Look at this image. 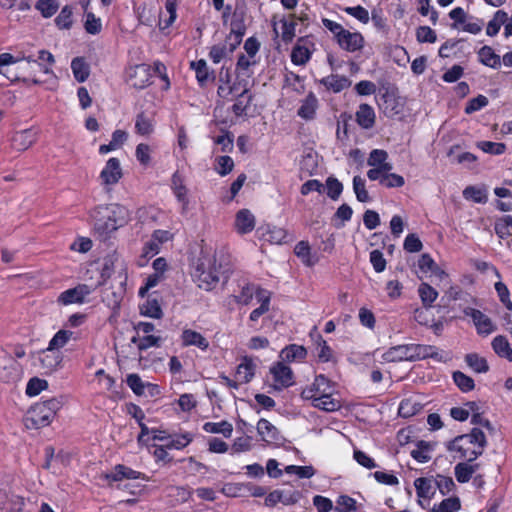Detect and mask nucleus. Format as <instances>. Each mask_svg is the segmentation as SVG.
<instances>
[{
  "label": "nucleus",
  "mask_w": 512,
  "mask_h": 512,
  "mask_svg": "<svg viewBox=\"0 0 512 512\" xmlns=\"http://www.w3.org/2000/svg\"><path fill=\"white\" fill-rule=\"evenodd\" d=\"M230 263L224 254L208 255L202 253L198 258L193 274L199 288L210 291L216 287L220 279H228Z\"/></svg>",
  "instance_id": "f257e3e1"
},
{
  "label": "nucleus",
  "mask_w": 512,
  "mask_h": 512,
  "mask_svg": "<svg viewBox=\"0 0 512 512\" xmlns=\"http://www.w3.org/2000/svg\"><path fill=\"white\" fill-rule=\"evenodd\" d=\"M91 217L94 220L95 231L101 236H106L126 224L130 218V213L125 206L112 203L95 208Z\"/></svg>",
  "instance_id": "f03ea898"
},
{
  "label": "nucleus",
  "mask_w": 512,
  "mask_h": 512,
  "mask_svg": "<svg viewBox=\"0 0 512 512\" xmlns=\"http://www.w3.org/2000/svg\"><path fill=\"white\" fill-rule=\"evenodd\" d=\"M487 445L484 432L480 428H473L470 433L459 435L446 444L448 451H457L460 457L473 462L483 454Z\"/></svg>",
  "instance_id": "7ed1b4c3"
},
{
  "label": "nucleus",
  "mask_w": 512,
  "mask_h": 512,
  "mask_svg": "<svg viewBox=\"0 0 512 512\" xmlns=\"http://www.w3.org/2000/svg\"><path fill=\"white\" fill-rule=\"evenodd\" d=\"M383 358L388 362L416 361L427 358L442 360L437 347L423 344H406L391 347L384 353Z\"/></svg>",
  "instance_id": "20e7f679"
},
{
  "label": "nucleus",
  "mask_w": 512,
  "mask_h": 512,
  "mask_svg": "<svg viewBox=\"0 0 512 512\" xmlns=\"http://www.w3.org/2000/svg\"><path fill=\"white\" fill-rule=\"evenodd\" d=\"M53 418L54 417L51 415V412L46 410L45 404L40 402L36 403L28 411V414L25 418V425L29 429H39L48 426Z\"/></svg>",
  "instance_id": "39448f33"
},
{
  "label": "nucleus",
  "mask_w": 512,
  "mask_h": 512,
  "mask_svg": "<svg viewBox=\"0 0 512 512\" xmlns=\"http://www.w3.org/2000/svg\"><path fill=\"white\" fill-rule=\"evenodd\" d=\"M92 289L86 284H79L74 288L67 289L60 293L57 298L59 305L67 306L71 304H82L85 298L90 295Z\"/></svg>",
  "instance_id": "423d86ee"
},
{
  "label": "nucleus",
  "mask_w": 512,
  "mask_h": 512,
  "mask_svg": "<svg viewBox=\"0 0 512 512\" xmlns=\"http://www.w3.org/2000/svg\"><path fill=\"white\" fill-rule=\"evenodd\" d=\"M301 497L302 493L298 490L284 491L277 489L266 496L264 504L267 507H275L278 503L289 506L296 504Z\"/></svg>",
  "instance_id": "0eeeda50"
},
{
  "label": "nucleus",
  "mask_w": 512,
  "mask_h": 512,
  "mask_svg": "<svg viewBox=\"0 0 512 512\" xmlns=\"http://www.w3.org/2000/svg\"><path fill=\"white\" fill-rule=\"evenodd\" d=\"M464 314L472 318L479 334L488 335L495 330L491 319L480 310L467 307L464 309Z\"/></svg>",
  "instance_id": "6e6552de"
},
{
  "label": "nucleus",
  "mask_w": 512,
  "mask_h": 512,
  "mask_svg": "<svg viewBox=\"0 0 512 512\" xmlns=\"http://www.w3.org/2000/svg\"><path fill=\"white\" fill-rule=\"evenodd\" d=\"M338 45L348 52L361 50L364 46V37L359 32H350L344 30L340 37L336 40Z\"/></svg>",
  "instance_id": "1a4fd4ad"
},
{
  "label": "nucleus",
  "mask_w": 512,
  "mask_h": 512,
  "mask_svg": "<svg viewBox=\"0 0 512 512\" xmlns=\"http://www.w3.org/2000/svg\"><path fill=\"white\" fill-rule=\"evenodd\" d=\"M122 177L120 161L117 158H110L100 173V179L104 185H114Z\"/></svg>",
  "instance_id": "9d476101"
},
{
  "label": "nucleus",
  "mask_w": 512,
  "mask_h": 512,
  "mask_svg": "<svg viewBox=\"0 0 512 512\" xmlns=\"http://www.w3.org/2000/svg\"><path fill=\"white\" fill-rule=\"evenodd\" d=\"M62 360L61 352L49 350V348L43 350L39 356L40 367L45 374L56 371L61 366Z\"/></svg>",
  "instance_id": "9b49d317"
},
{
  "label": "nucleus",
  "mask_w": 512,
  "mask_h": 512,
  "mask_svg": "<svg viewBox=\"0 0 512 512\" xmlns=\"http://www.w3.org/2000/svg\"><path fill=\"white\" fill-rule=\"evenodd\" d=\"M150 67L146 64H139L131 68L129 82L136 89H143L150 84Z\"/></svg>",
  "instance_id": "f8f14e48"
},
{
  "label": "nucleus",
  "mask_w": 512,
  "mask_h": 512,
  "mask_svg": "<svg viewBox=\"0 0 512 512\" xmlns=\"http://www.w3.org/2000/svg\"><path fill=\"white\" fill-rule=\"evenodd\" d=\"M310 46H314L307 38H300L292 49L291 60L295 65H305L311 58Z\"/></svg>",
  "instance_id": "ddd939ff"
},
{
  "label": "nucleus",
  "mask_w": 512,
  "mask_h": 512,
  "mask_svg": "<svg viewBox=\"0 0 512 512\" xmlns=\"http://www.w3.org/2000/svg\"><path fill=\"white\" fill-rule=\"evenodd\" d=\"M329 382L322 374L316 376L314 382L302 390L301 397L305 400H313L328 390Z\"/></svg>",
  "instance_id": "4468645a"
},
{
  "label": "nucleus",
  "mask_w": 512,
  "mask_h": 512,
  "mask_svg": "<svg viewBox=\"0 0 512 512\" xmlns=\"http://www.w3.org/2000/svg\"><path fill=\"white\" fill-rule=\"evenodd\" d=\"M106 479L112 481H122L123 479H143L148 480L145 474L135 471L125 465L118 464L113 472L106 474Z\"/></svg>",
  "instance_id": "2eb2a0df"
},
{
  "label": "nucleus",
  "mask_w": 512,
  "mask_h": 512,
  "mask_svg": "<svg viewBox=\"0 0 512 512\" xmlns=\"http://www.w3.org/2000/svg\"><path fill=\"white\" fill-rule=\"evenodd\" d=\"M320 84L323 85L327 90H331L334 93H339L344 89L351 86L352 81L343 75L331 74L320 80Z\"/></svg>",
  "instance_id": "dca6fc26"
},
{
  "label": "nucleus",
  "mask_w": 512,
  "mask_h": 512,
  "mask_svg": "<svg viewBox=\"0 0 512 512\" xmlns=\"http://www.w3.org/2000/svg\"><path fill=\"white\" fill-rule=\"evenodd\" d=\"M274 381L279 383L281 387H289L293 384V372L290 367L282 362L276 363L270 369Z\"/></svg>",
  "instance_id": "f3484780"
},
{
  "label": "nucleus",
  "mask_w": 512,
  "mask_h": 512,
  "mask_svg": "<svg viewBox=\"0 0 512 512\" xmlns=\"http://www.w3.org/2000/svg\"><path fill=\"white\" fill-rule=\"evenodd\" d=\"M257 431L262 440L267 443H277L282 440L279 430L266 419H260L257 423Z\"/></svg>",
  "instance_id": "a211bd4d"
},
{
  "label": "nucleus",
  "mask_w": 512,
  "mask_h": 512,
  "mask_svg": "<svg viewBox=\"0 0 512 512\" xmlns=\"http://www.w3.org/2000/svg\"><path fill=\"white\" fill-rule=\"evenodd\" d=\"M255 227V217L248 209H241L235 218V228L239 234L250 233Z\"/></svg>",
  "instance_id": "6ab92c4d"
},
{
  "label": "nucleus",
  "mask_w": 512,
  "mask_h": 512,
  "mask_svg": "<svg viewBox=\"0 0 512 512\" xmlns=\"http://www.w3.org/2000/svg\"><path fill=\"white\" fill-rule=\"evenodd\" d=\"M374 109L366 103L360 104L356 112V122L363 129H371L375 125Z\"/></svg>",
  "instance_id": "aec40b11"
},
{
  "label": "nucleus",
  "mask_w": 512,
  "mask_h": 512,
  "mask_svg": "<svg viewBox=\"0 0 512 512\" xmlns=\"http://www.w3.org/2000/svg\"><path fill=\"white\" fill-rule=\"evenodd\" d=\"M245 33V12L243 9L237 7L232 13L230 34L227 37V40H232V35H237V37H243Z\"/></svg>",
  "instance_id": "412c9836"
},
{
  "label": "nucleus",
  "mask_w": 512,
  "mask_h": 512,
  "mask_svg": "<svg viewBox=\"0 0 512 512\" xmlns=\"http://www.w3.org/2000/svg\"><path fill=\"white\" fill-rule=\"evenodd\" d=\"M183 346H196L201 350H206L209 347L208 340L199 332L185 329L181 335Z\"/></svg>",
  "instance_id": "4be33fe9"
},
{
  "label": "nucleus",
  "mask_w": 512,
  "mask_h": 512,
  "mask_svg": "<svg viewBox=\"0 0 512 512\" xmlns=\"http://www.w3.org/2000/svg\"><path fill=\"white\" fill-rule=\"evenodd\" d=\"M172 190L179 202L182 203L183 208L185 209L188 206L189 200L187 198V188L184 184V177L179 173V171H176L172 175Z\"/></svg>",
  "instance_id": "5701e85b"
},
{
  "label": "nucleus",
  "mask_w": 512,
  "mask_h": 512,
  "mask_svg": "<svg viewBox=\"0 0 512 512\" xmlns=\"http://www.w3.org/2000/svg\"><path fill=\"white\" fill-rule=\"evenodd\" d=\"M34 142L35 134L30 129L16 132L12 138V145L18 151L28 149Z\"/></svg>",
  "instance_id": "b1692460"
},
{
  "label": "nucleus",
  "mask_w": 512,
  "mask_h": 512,
  "mask_svg": "<svg viewBox=\"0 0 512 512\" xmlns=\"http://www.w3.org/2000/svg\"><path fill=\"white\" fill-rule=\"evenodd\" d=\"M255 367L253 360L245 356L237 366L236 375L242 383H248L254 377Z\"/></svg>",
  "instance_id": "393cba45"
},
{
  "label": "nucleus",
  "mask_w": 512,
  "mask_h": 512,
  "mask_svg": "<svg viewBox=\"0 0 512 512\" xmlns=\"http://www.w3.org/2000/svg\"><path fill=\"white\" fill-rule=\"evenodd\" d=\"M318 100L313 93H309L302 101L298 109V115L305 120H312L315 117Z\"/></svg>",
  "instance_id": "a878e982"
},
{
  "label": "nucleus",
  "mask_w": 512,
  "mask_h": 512,
  "mask_svg": "<svg viewBox=\"0 0 512 512\" xmlns=\"http://www.w3.org/2000/svg\"><path fill=\"white\" fill-rule=\"evenodd\" d=\"M141 314L147 317L160 319L163 315L161 306L157 297L149 295L145 303L140 307Z\"/></svg>",
  "instance_id": "bb28decb"
},
{
  "label": "nucleus",
  "mask_w": 512,
  "mask_h": 512,
  "mask_svg": "<svg viewBox=\"0 0 512 512\" xmlns=\"http://www.w3.org/2000/svg\"><path fill=\"white\" fill-rule=\"evenodd\" d=\"M71 69L74 78L82 83L85 82L90 75V67L84 57H76L71 62Z\"/></svg>",
  "instance_id": "cd10ccee"
},
{
  "label": "nucleus",
  "mask_w": 512,
  "mask_h": 512,
  "mask_svg": "<svg viewBox=\"0 0 512 512\" xmlns=\"http://www.w3.org/2000/svg\"><path fill=\"white\" fill-rule=\"evenodd\" d=\"M492 348L499 357L512 362V348L505 336H496L492 341Z\"/></svg>",
  "instance_id": "c85d7f7f"
},
{
  "label": "nucleus",
  "mask_w": 512,
  "mask_h": 512,
  "mask_svg": "<svg viewBox=\"0 0 512 512\" xmlns=\"http://www.w3.org/2000/svg\"><path fill=\"white\" fill-rule=\"evenodd\" d=\"M135 130L141 136H149L154 131L153 119L145 112L136 116Z\"/></svg>",
  "instance_id": "c756f323"
},
{
  "label": "nucleus",
  "mask_w": 512,
  "mask_h": 512,
  "mask_svg": "<svg viewBox=\"0 0 512 512\" xmlns=\"http://www.w3.org/2000/svg\"><path fill=\"white\" fill-rule=\"evenodd\" d=\"M307 350L301 345L291 344L282 349L280 357L284 361L302 360L306 357Z\"/></svg>",
  "instance_id": "7c9ffc66"
},
{
  "label": "nucleus",
  "mask_w": 512,
  "mask_h": 512,
  "mask_svg": "<svg viewBox=\"0 0 512 512\" xmlns=\"http://www.w3.org/2000/svg\"><path fill=\"white\" fill-rule=\"evenodd\" d=\"M479 61L488 67L498 68L501 64L500 56L490 46H483L478 51Z\"/></svg>",
  "instance_id": "2f4dec72"
},
{
  "label": "nucleus",
  "mask_w": 512,
  "mask_h": 512,
  "mask_svg": "<svg viewBox=\"0 0 512 512\" xmlns=\"http://www.w3.org/2000/svg\"><path fill=\"white\" fill-rule=\"evenodd\" d=\"M494 230L497 236L505 239L512 236V216L505 215L495 220Z\"/></svg>",
  "instance_id": "473e14b6"
},
{
  "label": "nucleus",
  "mask_w": 512,
  "mask_h": 512,
  "mask_svg": "<svg viewBox=\"0 0 512 512\" xmlns=\"http://www.w3.org/2000/svg\"><path fill=\"white\" fill-rule=\"evenodd\" d=\"M203 430L207 433L222 434L224 437L229 438L232 434L233 426L225 420L218 423L206 422L203 425Z\"/></svg>",
  "instance_id": "72a5a7b5"
},
{
  "label": "nucleus",
  "mask_w": 512,
  "mask_h": 512,
  "mask_svg": "<svg viewBox=\"0 0 512 512\" xmlns=\"http://www.w3.org/2000/svg\"><path fill=\"white\" fill-rule=\"evenodd\" d=\"M312 401L314 407L329 412L335 411L340 407L339 402L331 397L328 390L320 396L314 398Z\"/></svg>",
  "instance_id": "f704fd0d"
},
{
  "label": "nucleus",
  "mask_w": 512,
  "mask_h": 512,
  "mask_svg": "<svg viewBox=\"0 0 512 512\" xmlns=\"http://www.w3.org/2000/svg\"><path fill=\"white\" fill-rule=\"evenodd\" d=\"M268 241L274 244L288 243L294 240V236L287 230L280 227H272L267 232Z\"/></svg>",
  "instance_id": "c9c22d12"
},
{
  "label": "nucleus",
  "mask_w": 512,
  "mask_h": 512,
  "mask_svg": "<svg viewBox=\"0 0 512 512\" xmlns=\"http://www.w3.org/2000/svg\"><path fill=\"white\" fill-rule=\"evenodd\" d=\"M434 445L426 441H418L417 448L411 451V456L420 463H426L431 459L429 453L433 450Z\"/></svg>",
  "instance_id": "e433bc0d"
},
{
  "label": "nucleus",
  "mask_w": 512,
  "mask_h": 512,
  "mask_svg": "<svg viewBox=\"0 0 512 512\" xmlns=\"http://www.w3.org/2000/svg\"><path fill=\"white\" fill-rule=\"evenodd\" d=\"M418 267L423 273L431 272L440 277L446 276V273L436 265L432 257L427 253L421 255L418 261Z\"/></svg>",
  "instance_id": "4c0bfd02"
},
{
  "label": "nucleus",
  "mask_w": 512,
  "mask_h": 512,
  "mask_svg": "<svg viewBox=\"0 0 512 512\" xmlns=\"http://www.w3.org/2000/svg\"><path fill=\"white\" fill-rule=\"evenodd\" d=\"M508 20V14L503 10H498L492 20L488 22L486 34L488 36H495L498 34L501 26Z\"/></svg>",
  "instance_id": "58836bf2"
},
{
  "label": "nucleus",
  "mask_w": 512,
  "mask_h": 512,
  "mask_svg": "<svg viewBox=\"0 0 512 512\" xmlns=\"http://www.w3.org/2000/svg\"><path fill=\"white\" fill-rule=\"evenodd\" d=\"M418 293L421 298L423 306L426 308L432 307L433 302L438 297V292L427 283L420 284L418 288Z\"/></svg>",
  "instance_id": "ea45409f"
},
{
  "label": "nucleus",
  "mask_w": 512,
  "mask_h": 512,
  "mask_svg": "<svg viewBox=\"0 0 512 512\" xmlns=\"http://www.w3.org/2000/svg\"><path fill=\"white\" fill-rule=\"evenodd\" d=\"M467 365L477 373H486L489 365L485 358L480 357L476 353H469L465 356Z\"/></svg>",
  "instance_id": "a19ab883"
},
{
  "label": "nucleus",
  "mask_w": 512,
  "mask_h": 512,
  "mask_svg": "<svg viewBox=\"0 0 512 512\" xmlns=\"http://www.w3.org/2000/svg\"><path fill=\"white\" fill-rule=\"evenodd\" d=\"M73 11L69 5L64 6L55 18V25L59 29L69 30L73 25Z\"/></svg>",
  "instance_id": "79ce46f5"
},
{
  "label": "nucleus",
  "mask_w": 512,
  "mask_h": 512,
  "mask_svg": "<svg viewBox=\"0 0 512 512\" xmlns=\"http://www.w3.org/2000/svg\"><path fill=\"white\" fill-rule=\"evenodd\" d=\"M72 335V331L64 329L59 330L52 337L47 348H49V350L58 351L60 348L64 347L68 343Z\"/></svg>",
  "instance_id": "37998d69"
},
{
  "label": "nucleus",
  "mask_w": 512,
  "mask_h": 512,
  "mask_svg": "<svg viewBox=\"0 0 512 512\" xmlns=\"http://www.w3.org/2000/svg\"><path fill=\"white\" fill-rule=\"evenodd\" d=\"M35 8L44 18H50L57 12L59 3L57 0H38Z\"/></svg>",
  "instance_id": "c03bdc74"
},
{
  "label": "nucleus",
  "mask_w": 512,
  "mask_h": 512,
  "mask_svg": "<svg viewBox=\"0 0 512 512\" xmlns=\"http://www.w3.org/2000/svg\"><path fill=\"white\" fill-rule=\"evenodd\" d=\"M191 68L195 70L197 81L204 86L209 80V69L204 59L191 62Z\"/></svg>",
  "instance_id": "a18cd8bd"
},
{
  "label": "nucleus",
  "mask_w": 512,
  "mask_h": 512,
  "mask_svg": "<svg viewBox=\"0 0 512 512\" xmlns=\"http://www.w3.org/2000/svg\"><path fill=\"white\" fill-rule=\"evenodd\" d=\"M465 199H471L475 203L485 204L488 200L485 189L477 188L475 186H467L463 191Z\"/></svg>",
  "instance_id": "49530a36"
},
{
  "label": "nucleus",
  "mask_w": 512,
  "mask_h": 512,
  "mask_svg": "<svg viewBox=\"0 0 512 512\" xmlns=\"http://www.w3.org/2000/svg\"><path fill=\"white\" fill-rule=\"evenodd\" d=\"M353 190L359 202L366 203L371 200L365 187V180L359 175L353 178Z\"/></svg>",
  "instance_id": "de8ad7c7"
},
{
  "label": "nucleus",
  "mask_w": 512,
  "mask_h": 512,
  "mask_svg": "<svg viewBox=\"0 0 512 512\" xmlns=\"http://www.w3.org/2000/svg\"><path fill=\"white\" fill-rule=\"evenodd\" d=\"M461 508L458 497L444 499L438 506H434L429 512H457Z\"/></svg>",
  "instance_id": "09e8293b"
},
{
  "label": "nucleus",
  "mask_w": 512,
  "mask_h": 512,
  "mask_svg": "<svg viewBox=\"0 0 512 512\" xmlns=\"http://www.w3.org/2000/svg\"><path fill=\"white\" fill-rule=\"evenodd\" d=\"M453 380L462 392H469L475 387L474 380L461 371H455L453 373Z\"/></svg>",
  "instance_id": "8fccbe9b"
},
{
  "label": "nucleus",
  "mask_w": 512,
  "mask_h": 512,
  "mask_svg": "<svg viewBox=\"0 0 512 512\" xmlns=\"http://www.w3.org/2000/svg\"><path fill=\"white\" fill-rule=\"evenodd\" d=\"M248 93V88L244 85L243 90L238 94L236 102L232 106V111L236 116H242L245 114L247 107L251 102V96H248L244 101L245 95Z\"/></svg>",
  "instance_id": "3c124183"
},
{
  "label": "nucleus",
  "mask_w": 512,
  "mask_h": 512,
  "mask_svg": "<svg viewBox=\"0 0 512 512\" xmlns=\"http://www.w3.org/2000/svg\"><path fill=\"white\" fill-rule=\"evenodd\" d=\"M417 496L419 498H431L433 495L432 482L430 479L420 477L414 481Z\"/></svg>",
  "instance_id": "603ef678"
},
{
  "label": "nucleus",
  "mask_w": 512,
  "mask_h": 512,
  "mask_svg": "<svg viewBox=\"0 0 512 512\" xmlns=\"http://www.w3.org/2000/svg\"><path fill=\"white\" fill-rule=\"evenodd\" d=\"M126 383L129 388L133 391V393L137 396L144 395V390L146 388V383L142 381L140 376L136 373H131L127 375Z\"/></svg>",
  "instance_id": "864d4df0"
},
{
  "label": "nucleus",
  "mask_w": 512,
  "mask_h": 512,
  "mask_svg": "<svg viewBox=\"0 0 512 512\" xmlns=\"http://www.w3.org/2000/svg\"><path fill=\"white\" fill-rule=\"evenodd\" d=\"M357 510L356 500L348 495H341L336 501L335 511L355 512Z\"/></svg>",
  "instance_id": "5fc2aeb1"
},
{
  "label": "nucleus",
  "mask_w": 512,
  "mask_h": 512,
  "mask_svg": "<svg viewBox=\"0 0 512 512\" xmlns=\"http://www.w3.org/2000/svg\"><path fill=\"white\" fill-rule=\"evenodd\" d=\"M455 477L459 483H467L473 475V469L470 464L461 462L458 463L455 468Z\"/></svg>",
  "instance_id": "6e6d98bb"
},
{
  "label": "nucleus",
  "mask_w": 512,
  "mask_h": 512,
  "mask_svg": "<svg viewBox=\"0 0 512 512\" xmlns=\"http://www.w3.org/2000/svg\"><path fill=\"white\" fill-rule=\"evenodd\" d=\"M326 186H327V195L332 200H337L343 191L342 183L337 178L330 176L326 180Z\"/></svg>",
  "instance_id": "4d7b16f0"
},
{
  "label": "nucleus",
  "mask_w": 512,
  "mask_h": 512,
  "mask_svg": "<svg viewBox=\"0 0 512 512\" xmlns=\"http://www.w3.org/2000/svg\"><path fill=\"white\" fill-rule=\"evenodd\" d=\"M48 387V382L37 377L31 378L26 386V394L36 396Z\"/></svg>",
  "instance_id": "13d9d810"
},
{
  "label": "nucleus",
  "mask_w": 512,
  "mask_h": 512,
  "mask_svg": "<svg viewBox=\"0 0 512 512\" xmlns=\"http://www.w3.org/2000/svg\"><path fill=\"white\" fill-rule=\"evenodd\" d=\"M478 147L485 153L493 155H501L506 150V145L501 142L481 141L478 143Z\"/></svg>",
  "instance_id": "bf43d9fd"
},
{
  "label": "nucleus",
  "mask_w": 512,
  "mask_h": 512,
  "mask_svg": "<svg viewBox=\"0 0 512 512\" xmlns=\"http://www.w3.org/2000/svg\"><path fill=\"white\" fill-rule=\"evenodd\" d=\"M416 39L420 43H434L437 40V35L430 27L419 26L416 30Z\"/></svg>",
  "instance_id": "052dcab7"
},
{
  "label": "nucleus",
  "mask_w": 512,
  "mask_h": 512,
  "mask_svg": "<svg viewBox=\"0 0 512 512\" xmlns=\"http://www.w3.org/2000/svg\"><path fill=\"white\" fill-rule=\"evenodd\" d=\"M255 290H256L255 285L248 283L242 287L239 295L233 296L234 300L239 304L248 305L251 302V300L253 299Z\"/></svg>",
  "instance_id": "680f3d73"
},
{
  "label": "nucleus",
  "mask_w": 512,
  "mask_h": 512,
  "mask_svg": "<svg viewBox=\"0 0 512 512\" xmlns=\"http://www.w3.org/2000/svg\"><path fill=\"white\" fill-rule=\"evenodd\" d=\"M353 210L352 208L344 203L341 206L338 207L337 211L334 214L335 219H340V223H335L334 226L336 228H342L344 227L345 222L349 221L352 217Z\"/></svg>",
  "instance_id": "e2e57ef3"
},
{
  "label": "nucleus",
  "mask_w": 512,
  "mask_h": 512,
  "mask_svg": "<svg viewBox=\"0 0 512 512\" xmlns=\"http://www.w3.org/2000/svg\"><path fill=\"white\" fill-rule=\"evenodd\" d=\"M489 103V100L484 95H478L475 98H472L468 101L466 107H465V113L466 114H472L476 111H479L480 109L486 107Z\"/></svg>",
  "instance_id": "0e129e2a"
},
{
  "label": "nucleus",
  "mask_w": 512,
  "mask_h": 512,
  "mask_svg": "<svg viewBox=\"0 0 512 512\" xmlns=\"http://www.w3.org/2000/svg\"><path fill=\"white\" fill-rule=\"evenodd\" d=\"M388 159V153L382 149H373L367 159V164L371 167L379 168L383 162Z\"/></svg>",
  "instance_id": "69168bd1"
},
{
  "label": "nucleus",
  "mask_w": 512,
  "mask_h": 512,
  "mask_svg": "<svg viewBox=\"0 0 512 512\" xmlns=\"http://www.w3.org/2000/svg\"><path fill=\"white\" fill-rule=\"evenodd\" d=\"M403 248L409 253L420 252L423 248V244L416 234H408L404 240Z\"/></svg>",
  "instance_id": "338daca9"
},
{
  "label": "nucleus",
  "mask_w": 512,
  "mask_h": 512,
  "mask_svg": "<svg viewBox=\"0 0 512 512\" xmlns=\"http://www.w3.org/2000/svg\"><path fill=\"white\" fill-rule=\"evenodd\" d=\"M495 290L506 309L512 311V301L510 300V293L507 286L503 282L499 281L495 283Z\"/></svg>",
  "instance_id": "774afa93"
}]
</instances>
